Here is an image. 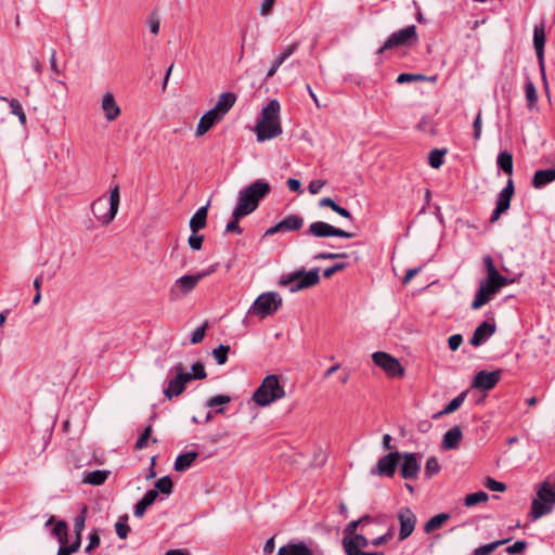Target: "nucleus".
<instances>
[{"label":"nucleus","instance_id":"1","mask_svg":"<svg viewBox=\"0 0 555 555\" xmlns=\"http://www.w3.org/2000/svg\"><path fill=\"white\" fill-rule=\"evenodd\" d=\"M483 264L487 276L485 280L480 281L479 288L470 305L473 310L480 309L482 306L488 304L502 287L509 284V280L498 271L490 255L483 257Z\"/></svg>","mask_w":555,"mask_h":555},{"label":"nucleus","instance_id":"2","mask_svg":"<svg viewBox=\"0 0 555 555\" xmlns=\"http://www.w3.org/2000/svg\"><path fill=\"white\" fill-rule=\"evenodd\" d=\"M280 102L275 99L271 100L267 106L263 107L261 116L255 127L259 142H264L282 134L283 129L280 120Z\"/></svg>","mask_w":555,"mask_h":555},{"label":"nucleus","instance_id":"3","mask_svg":"<svg viewBox=\"0 0 555 555\" xmlns=\"http://www.w3.org/2000/svg\"><path fill=\"white\" fill-rule=\"evenodd\" d=\"M270 184L263 179H258L240 191L236 209L240 212L250 215L254 212L260 201L270 193Z\"/></svg>","mask_w":555,"mask_h":555},{"label":"nucleus","instance_id":"4","mask_svg":"<svg viewBox=\"0 0 555 555\" xmlns=\"http://www.w3.org/2000/svg\"><path fill=\"white\" fill-rule=\"evenodd\" d=\"M120 203L119 186L115 185L109 192V201L105 196H100L91 204L93 216L103 225L109 224L116 217Z\"/></svg>","mask_w":555,"mask_h":555},{"label":"nucleus","instance_id":"5","mask_svg":"<svg viewBox=\"0 0 555 555\" xmlns=\"http://www.w3.org/2000/svg\"><path fill=\"white\" fill-rule=\"evenodd\" d=\"M285 396L284 387L280 383L278 375L266 376L260 386L253 395V400L259 406H267Z\"/></svg>","mask_w":555,"mask_h":555},{"label":"nucleus","instance_id":"6","mask_svg":"<svg viewBox=\"0 0 555 555\" xmlns=\"http://www.w3.org/2000/svg\"><path fill=\"white\" fill-rule=\"evenodd\" d=\"M319 268H313L310 271L304 269L297 270L286 275H282L279 280V284L282 286L289 285L292 293L310 288L315 286L320 282Z\"/></svg>","mask_w":555,"mask_h":555},{"label":"nucleus","instance_id":"7","mask_svg":"<svg viewBox=\"0 0 555 555\" xmlns=\"http://www.w3.org/2000/svg\"><path fill=\"white\" fill-rule=\"evenodd\" d=\"M282 302V297L276 292L262 293L256 298L248 312L264 319L274 314L281 308Z\"/></svg>","mask_w":555,"mask_h":555},{"label":"nucleus","instance_id":"8","mask_svg":"<svg viewBox=\"0 0 555 555\" xmlns=\"http://www.w3.org/2000/svg\"><path fill=\"white\" fill-rule=\"evenodd\" d=\"M417 41V33L415 25H410L405 28L399 29L398 31L392 33L384 44L377 50V54H382L386 50L399 48V47H409L412 43Z\"/></svg>","mask_w":555,"mask_h":555},{"label":"nucleus","instance_id":"9","mask_svg":"<svg viewBox=\"0 0 555 555\" xmlns=\"http://www.w3.org/2000/svg\"><path fill=\"white\" fill-rule=\"evenodd\" d=\"M305 235L318 237V238H325V237H344V238H351L354 237L356 234L351 232H347L343 229L336 228L327 222L324 221H314L312 222L308 230L305 232Z\"/></svg>","mask_w":555,"mask_h":555},{"label":"nucleus","instance_id":"10","mask_svg":"<svg viewBox=\"0 0 555 555\" xmlns=\"http://www.w3.org/2000/svg\"><path fill=\"white\" fill-rule=\"evenodd\" d=\"M372 360L375 365L384 370L389 377H401L404 374V369L398 359L384 351H376L372 354Z\"/></svg>","mask_w":555,"mask_h":555},{"label":"nucleus","instance_id":"11","mask_svg":"<svg viewBox=\"0 0 555 555\" xmlns=\"http://www.w3.org/2000/svg\"><path fill=\"white\" fill-rule=\"evenodd\" d=\"M201 281V275H183L177 279L169 291V300L177 301L189 295Z\"/></svg>","mask_w":555,"mask_h":555},{"label":"nucleus","instance_id":"12","mask_svg":"<svg viewBox=\"0 0 555 555\" xmlns=\"http://www.w3.org/2000/svg\"><path fill=\"white\" fill-rule=\"evenodd\" d=\"M515 193V185L513 179H508L506 181L505 186L499 193L496 197L495 208L491 214L490 222H496L502 214L506 212L509 209L512 197Z\"/></svg>","mask_w":555,"mask_h":555},{"label":"nucleus","instance_id":"13","mask_svg":"<svg viewBox=\"0 0 555 555\" xmlns=\"http://www.w3.org/2000/svg\"><path fill=\"white\" fill-rule=\"evenodd\" d=\"M370 545L367 538L358 533L353 537L343 538V548L346 555H385L384 552H364L362 548Z\"/></svg>","mask_w":555,"mask_h":555},{"label":"nucleus","instance_id":"14","mask_svg":"<svg viewBox=\"0 0 555 555\" xmlns=\"http://www.w3.org/2000/svg\"><path fill=\"white\" fill-rule=\"evenodd\" d=\"M533 47L535 50L539 69L541 73L542 80L547 87L546 73H545V63H544V47H545V27L544 23H540L534 25L533 28Z\"/></svg>","mask_w":555,"mask_h":555},{"label":"nucleus","instance_id":"15","mask_svg":"<svg viewBox=\"0 0 555 555\" xmlns=\"http://www.w3.org/2000/svg\"><path fill=\"white\" fill-rule=\"evenodd\" d=\"M400 460L401 454L398 451L389 452L378 460L376 466L372 467L370 473L373 476L392 477Z\"/></svg>","mask_w":555,"mask_h":555},{"label":"nucleus","instance_id":"16","mask_svg":"<svg viewBox=\"0 0 555 555\" xmlns=\"http://www.w3.org/2000/svg\"><path fill=\"white\" fill-rule=\"evenodd\" d=\"M400 524L399 541H404L414 531L416 526V515L410 507H401L397 514Z\"/></svg>","mask_w":555,"mask_h":555},{"label":"nucleus","instance_id":"17","mask_svg":"<svg viewBox=\"0 0 555 555\" xmlns=\"http://www.w3.org/2000/svg\"><path fill=\"white\" fill-rule=\"evenodd\" d=\"M403 462L400 467V476L403 479H417L421 472V465L418 459L422 457L418 453H403L401 455Z\"/></svg>","mask_w":555,"mask_h":555},{"label":"nucleus","instance_id":"18","mask_svg":"<svg viewBox=\"0 0 555 555\" xmlns=\"http://www.w3.org/2000/svg\"><path fill=\"white\" fill-rule=\"evenodd\" d=\"M501 379V371L493 372L480 371L476 374L473 387L479 390H490L496 386Z\"/></svg>","mask_w":555,"mask_h":555},{"label":"nucleus","instance_id":"19","mask_svg":"<svg viewBox=\"0 0 555 555\" xmlns=\"http://www.w3.org/2000/svg\"><path fill=\"white\" fill-rule=\"evenodd\" d=\"M495 330H496V326L494 323H489L487 321H483L474 331V333L469 339V344L474 347L481 346L495 333Z\"/></svg>","mask_w":555,"mask_h":555},{"label":"nucleus","instance_id":"20","mask_svg":"<svg viewBox=\"0 0 555 555\" xmlns=\"http://www.w3.org/2000/svg\"><path fill=\"white\" fill-rule=\"evenodd\" d=\"M276 555H313V551L304 541H289L279 548Z\"/></svg>","mask_w":555,"mask_h":555},{"label":"nucleus","instance_id":"21","mask_svg":"<svg viewBox=\"0 0 555 555\" xmlns=\"http://www.w3.org/2000/svg\"><path fill=\"white\" fill-rule=\"evenodd\" d=\"M101 107L104 112V117L107 121H113L120 115V108L116 103L114 94L111 92H106L103 95Z\"/></svg>","mask_w":555,"mask_h":555},{"label":"nucleus","instance_id":"22","mask_svg":"<svg viewBox=\"0 0 555 555\" xmlns=\"http://www.w3.org/2000/svg\"><path fill=\"white\" fill-rule=\"evenodd\" d=\"M222 119L223 118L218 113L210 108L201 117L195 132L196 137L204 135L215 124Z\"/></svg>","mask_w":555,"mask_h":555},{"label":"nucleus","instance_id":"23","mask_svg":"<svg viewBox=\"0 0 555 555\" xmlns=\"http://www.w3.org/2000/svg\"><path fill=\"white\" fill-rule=\"evenodd\" d=\"M236 94L233 92H223L219 95L216 105L212 109L218 113L222 118L234 106L236 102Z\"/></svg>","mask_w":555,"mask_h":555},{"label":"nucleus","instance_id":"24","mask_svg":"<svg viewBox=\"0 0 555 555\" xmlns=\"http://www.w3.org/2000/svg\"><path fill=\"white\" fill-rule=\"evenodd\" d=\"M462 438V429L459 425H455L443 435L442 448L444 450L456 449Z\"/></svg>","mask_w":555,"mask_h":555},{"label":"nucleus","instance_id":"25","mask_svg":"<svg viewBox=\"0 0 555 555\" xmlns=\"http://www.w3.org/2000/svg\"><path fill=\"white\" fill-rule=\"evenodd\" d=\"M208 206L209 204H206L205 206L198 208L196 212L192 216L190 220V229L192 230V232L196 233L197 231L206 227Z\"/></svg>","mask_w":555,"mask_h":555},{"label":"nucleus","instance_id":"26","mask_svg":"<svg viewBox=\"0 0 555 555\" xmlns=\"http://www.w3.org/2000/svg\"><path fill=\"white\" fill-rule=\"evenodd\" d=\"M157 499V490H149L144 496L134 506V516L141 518L146 508L151 506Z\"/></svg>","mask_w":555,"mask_h":555},{"label":"nucleus","instance_id":"27","mask_svg":"<svg viewBox=\"0 0 555 555\" xmlns=\"http://www.w3.org/2000/svg\"><path fill=\"white\" fill-rule=\"evenodd\" d=\"M553 181H555V168L538 170L533 176L532 185L535 189H541Z\"/></svg>","mask_w":555,"mask_h":555},{"label":"nucleus","instance_id":"28","mask_svg":"<svg viewBox=\"0 0 555 555\" xmlns=\"http://www.w3.org/2000/svg\"><path fill=\"white\" fill-rule=\"evenodd\" d=\"M197 456L198 453L196 451H190L178 455L173 465L175 470L179 473L185 472L191 467Z\"/></svg>","mask_w":555,"mask_h":555},{"label":"nucleus","instance_id":"29","mask_svg":"<svg viewBox=\"0 0 555 555\" xmlns=\"http://www.w3.org/2000/svg\"><path fill=\"white\" fill-rule=\"evenodd\" d=\"M185 390V386L182 384V380L178 378L176 374L172 378L169 379L168 386L164 389V396L171 400L175 397L180 396Z\"/></svg>","mask_w":555,"mask_h":555},{"label":"nucleus","instance_id":"30","mask_svg":"<svg viewBox=\"0 0 555 555\" xmlns=\"http://www.w3.org/2000/svg\"><path fill=\"white\" fill-rule=\"evenodd\" d=\"M304 225V218L298 215H288L280 221L283 232L298 231Z\"/></svg>","mask_w":555,"mask_h":555},{"label":"nucleus","instance_id":"31","mask_svg":"<svg viewBox=\"0 0 555 555\" xmlns=\"http://www.w3.org/2000/svg\"><path fill=\"white\" fill-rule=\"evenodd\" d=\"M450 519V514L448 513H440L431 517L426 524L424 525V531L426 533H431L435 530L440 529L447 520Z\"/></svg>","mask_w":555,"mask_h":555},{"label":"nucleus","instance_id":"32","mask_svg":"<svg viewBox=\"0 0 555 555\" xmlns=\"http://www.w3.org/2000/svg\"><path fill=\"white\" fill-rule=\"evenodd\" d=\"M52 535L57 540L60 545L68 542V526L65 520H57L52 529Z\"/></svg>","mask_w":555,"mask_h":555},{"label":"nucleus","instance_id":"33","mask_svg":"<svg viewBox=\"0 0 555 555\" xmlns=\"http://www.w3.org/2000/svg\"><path fill=\"white\" fill-rule=\"evenodd\" d=\"M467 396L466 391L461 392L459 396H456L454 399H452L442 411L438 412L434 415L435 418L440 417L441 415L451 414L454 411H456L464 402L465 398Z\"/></svg>","mask_w":555,"mask_h":555},{"label":"nucleus","instance_id":"34","mask_svg":"<svg viewBox=\"0 0 555 555\" xmlns=\"http://www.w3.org/2000/svg\"><path fill=\"white\" fill-rule=\"evenodd\" d=\"M496 164L500 169H502L505 173H513V155L507 151H503L498 155Z\"/></svg>","mask_w":555,"mask_h":555},{"label":"nucleus","instance_id":"35","mask_svg":"<svg viewBox=\"0 0 555 555\" xmlns=\"http://www.w3.org/2000/svg\"><path fill=\"white\" fill-rule=\"evenodd\" d=\"M108 474H109L108 470H94V472L88 473L83 478V482L90 483L93 486H101L106 481Z\"/></svg>","mask_w":555,"mask_h":555},{"label":"nucleus","instance_id":"36","mask_svg":"<svg viewBox=\"0 0 555 555\" xmlns=\"http://www.w3.org/2000/svg\"><path fill=\"white\" fill-rule=\"evenodd\" d=\"M372 521H373V518L370 515H364L361 518H359L358 520L350 521L345 527V530H344L345 535L344 537H353L354 534H358L356 531L359 526L363 527L364 525L372 522Z\"/></svg>","mask_w":555,"mask_h":555},{"label":"nucleus","instance_id":"37","mask_svg":"<svg viewBox=\"0 0 555 555\" xmlns=\"http://www.w3.org/2000/svg\"><path fill=\"white\" fill-rule=\"evenodd\" d=\"M81 546V535L78 533L75 537V540L69 544L64 543L59 546L56 555H73L79 551Z\"/></svg>","mask_w":555,"mask_h":555},{"label":"nucleus","instance_id":"38","mask_svg":"<svg viewBox=\"0 0 555 555\" xmlns=\"http://www.w3.org/2000/svg\"><path fill=\"white\" fill-rule=\"evenodd\" d=\"M508 541H509V539H503V540H496L494 542L480 545L473 551V555H490L498 547L506 544Z\"/></svg>","mask_w":555,"mask_h":555},{"label":"nucleus","instance_id":"39","mask_svg":"<svg viewBox=\"0 0 555 555\" xmlns=\"http://www.w3.org/2000/svg\"><path fill=\"white\" fill-rule=\"evenodd\" d=\"M246 216H247L246 214L240 212L238 209L234 208V210L232 212V219H231V221L228 222V224L225 227V232H234L236 234H242L243 229L240 227L238 223H240V220Z\"/></svg>","mask_w":555,"mask_h":555},{"label":"nucleus","instance_id":"40","mask_svg":"<svg viewBox=\"0 0 555 555\" xmlns=\"http://www.w3.org/2000/svg\"><path fill=\"white\" fill-rule=\"evenodd\" d=\"M436 81V76L427 77L423 74H410V73H402L400 74L396 81L398 83H405V82H414V81Z\"/></svg>","mask_w":555,"mask_h":555},{"label":"nucleus","instance_id":"41","mask_svg":"<svg viewBox=\"0 0 555 555\" xmlns=\"http://www.w3.org/2000/svg\"><path fill=\"white\" fill-rule=\"evenodd\" d=\"M173 483L169 476H164L159 478L152 490H157V495L159 493L169 495L172 492Z\"/></svg>","mask_w":555,"mask_h":555},{"label":"nucleus","instance_id":"42","mask_svg":"<svg viewBox=\"0 0 555 555\" xmlns=\"http://www.w3.org/2000/svg\"><path fill=\"white\" fill-rule=\"evenodd\" d=\"M441 469V466L435 456H430L425 465L424 476L426 479L433 478V476L437 475Z\"/></svg>","mask_w":555,"mask_h":555},{"label":"nucleus","instance_id":"43","mask_svg":"<svg viewBox=\"0 0 555 555\" xmlns=\"http://www.w3.org/2000/svg\"><path fill=\"white\" fill-rule=\"evenodd\" d=\"M489 499V495L485 491H478L470 494H467L465 498V505L467 507L475 506L479 503L486 502Z\"/></svg>","mask_w":555,"mask_h":555},{"label":"nucleus","instance_id":"44","mask_svg":"<svg viewBox=\"0 0 555 555\" xmlns=\"http://www.w3.org/2000/svg\"><path fill=\"white\" fill-rule=\"evenodd\" d=\"M446 153H447L446 150H439V149H435V150L430 151V153L428 155L429 165L435 169L440 168L441 165L443 164V156L446 155Z\"/></svg>","mask_w":555,"mask_h":555},{"label":"nucleus","instance_id":"45","mask_svg":"<svg viewBox=\"0 0 555 555\" xmlns=\"http://www.w3.org/2000/svg\"><path fill=\"white\" fill-rule=\"evenodd\" d=\"M230 351V346L228 345H219L217 348L212 350V357L219 365H223L228 361V353Z\"/></svg>","mask_w":555,"mask_h":555},{"label":"nucleus","instance_id":"46","mask_svg":"<svg viewBox=\"0 0 555 555\" xmlns=\"http://www.w3.org/2000/svg\"><path fill=\"white\" fill-rule=\"evenodd\" d=\"M525 93L528 106L531 108L538 101V92L533 82L528 78L525 85Z\"/></svg>","mask_w":555,"mask_h":555},{"label":"nucleus","instance_id":"47","mask_svg":"<svg viewBox=\"0 0 555 555\" xmlns=\"http://www.w3.org/2000/svg\"><path fill=\"white\" fill-rule=\"evenodd\" d=\"M9 105L11 108V114L17 116L20 122L24 126L26 124V115L20 101H17L16 99H11L9 101Z\"/></svg>","mask_w":555,"mask_h":555},{"label":"nucleus","instance_id":"48","mask_svg":"<svg viewBox=\"0 0 555 555\" xmlns=\"http://www.w3.org/2000/svg\"><path fill=\"white\" fill-rule=\"evenodd\" d=\"M146 25L153 35H158L160 28V18L157 12L153 11L146 18Z\"/></svg>","mask_w":555,"mask_h":555},{"label":"nucleus","instance_id":"49","mask_svg":"<svg viewBox=\"0 0 555 555\" xmlns=\"http://www.w3.org/2000/svg\"><path fill=\"white\" fill-rule=\"evenodd\" d=\"M171 370L178 375V378H180L182 380V384L184 386L189 382L195 380L194 377H192L191 372H185L184 366H183L182 363L176 364Z\"/></svg>","mask_w":555,"mask_h":555},{"label":"nucleus","instance_id":"50","mask_svg":"<svg viewBox=\"0 0 555 555\" xmlns=\"http://www.w3.org/2000/svg\"><path fill=\"white\" fill-rule=\"evenodd\" d=\"M127 519L128 516H125L124 519H120L115 524L116 533L120 539H126L129 534L130 527L127 524Z\"/></svg>","mask_w":555,"mask_h":555},{"label":"nucleus","instance_id":"51","mask_svg":"<svg viewBox=\"0 0 555 555\" xmlns=\"http://www.w3.org/2000/svg\"><path fill=\"white\" fill-rule=\"evenodd\" d=\"M231 401V397L228 395H217L209 398L206 402V406L215 408L217 405L228 404Z\"/></svg>","mask_w":555,"mask_h":555},{"label":"nucleus","instance_id":"52","mask_svg":"<svg viewBox=\"0 0 555 555\" xmlns=\"http://www.w3.org/2000/svg\"><path fill=\"white\" fill-rule=\"evenodd\" d=\"M192 377L195 380H202L207 377V373L205 371V366L202 362H195L191 367Z\"/></svg>","mask_w":555,"mask_h":555},{"label":"nucleus","instance_id":"53","mask_svg":"<svg viewBox=\"0 0 555 555\" xmlns=\"http://www.w3.org/2000/svg\"><path fill=\"white\" fill-rule=\"evenodd\" d=\"M151 434H152V426L149 425L147 427H145L143 433L138 438V440H137V442L134 444V448L137 450L144 449L147 446V441H149V438H150Z\"/></svg>","mask_w":555,"mask_h":555},{"label":"nucleus","instance_id":"54","mask_svg":"<svg viewBox=\"0 0 555 555\" xmlns=\"http://www.w3.org/2000/svg\"><path fill=\"white\" fill-rule=\"evenodd\" d=\"M348 257L347 253H330L323 251L314 256L315 260H333V259H345Z\"/></svg>","mask_w":555,"mask_h":555},{"label":"nucleus","instance_id":"55","mask_svg":"<svg viewBox=\"0 0 555 555\" xmlns=\"http://www.w3.org/2000/svg\"><path fill=\"white\" fill-rule=\"evenodd\" d=\"M485 486L491 491L503 492L506 490V485L504 482L496 481L491 477H487L485 479Z\"/></svg>","mask_w":555,"mask_h":555},{"label":"nucleus","instance_id":"56","mask_svg":"<svg viewBox=\"0 0 555 555\" xmlns=\"http://www.w3.org/2000/svg\"><path fill=\"white\" fill-rule=\"evenodd\" d=\"M348 267V262H337L323 271V276L330 279L336 272L343 271Z\"/></svg>","mask_w":555,"mask_h":555},{"label":"nucleus","instance_id":"57","mask_svg":"<svg viewBox=\"0 0 555 555\" xmlns=\"http://www.w3.org/2000/svg\"><path fill=\"white\" fill-rule=\"evenodd\" d=\"M208 324L205 322L202 326L197 327L191 335V343L196 345L203 341L205 332Z\"/></svg>","mask_w":555,"mask_h":555},{"label":"nucleus","instance_id":"58","mask_svg":"<svg viewBox=\"0 0 555 555\" xmlns=\"http://www.w3.org/2000/svg\"><path fill=\"white\" fill-rule=\"evenodd\" d=\"M100 543H101V539H100L99 533L96 531L92 532L89 535V543L86 546L85 552L87 554H90L92 552V550H94V548L100 546Z\"/></svg>","mask_w":555,"mask_h":555},{"label":"nucleus","instance_id":"59","mask_svg":"<svg viewBox=\"0 0 555 555\" xmlns=\"http://www.w3.org/2000/svg\"><path fill=\"white\" fill-rule=\"evenodd\" d=\"M203 241H204V235L196 234L194 232L192 235H190V237L188 240L190 247L194 250H199L202 248Z\"/></svg>","mask_w":555,"mask_h":555},{"label":"nucleus","instance_id":"60","mask_svg":"<svg viewBox=\"0 0 555 555\" xmlns=\"http://www.w3.org/2000/svg\"><path fill=\"white\" fill-rule=\"evenodd\" d=\"M285 61H286V60H285L283 56L279 55V56L276 57V60L272 63V65L270 66V68L268 69L267 75H266V79L272 78V77L276 74V72H278V69H279V67H280V66H281Z\"/></svg>","mask_w":555,"mask_h":555},{"label":"nucleus","instance_id":"61","mask_svg":"<svg viewBox=\"0 0 555 555\" xmlns=\"http://www.w3.org/2000/svg\"><path fill=\"white\" fill-rule=\"evenodd\" d=\"M285 61H286V60H285L283 56L279 55V56L276 57V60L272 63V65L270 66V68L268 69L267 75H266V79L272 78V77L276 74V72H278V69H279V67H280V66H281Z\"/></svg>","mask_w":555,"mask_h":555},{"label":"nucleus","instance_id":"62","mask_svg":"<svg viewBox=\"0 0 555 555\" xmlns=\"http://www.w3.org/2000/svg\"><path fill=\"white\" fill-rule=\"evenodd\" d=\"M527 547L526 541H516L514 544L507 546L505 552L508 554H519Z\"/></svg>","mask_w":555,"mask_h":555},{"label":"nucleus","instance_id":"63","mask_svg":"<svg viewBox=\"0 0 555 555\" xmlns=\"http://www.w3.org/2000/svg\"><path fill=\"white\" fill-rule=\"evenodd\" d=\"M462 343H463V337L461 334H454V335L450 336L448 339L449 348L452 351L457 350L460 348V346L462 345Z\"/></svg>","mask_w":555,"mask_h":555},{"label":"nucleus","instance_id":"64","mask_svg":"<svg viewBox=\"0 0 555 555\" xmlns=\"http://www.w3.org/2000/svg\"><path fill=\"white\" fill-rule=\"evenodd\" d=\"M325 183L326 182L321 179L312 180L308 185V190L313 195L318 194L320 192V190L325 185Z\"/></svg>","mask_w":555,"mask_h":555}]
</instances>
